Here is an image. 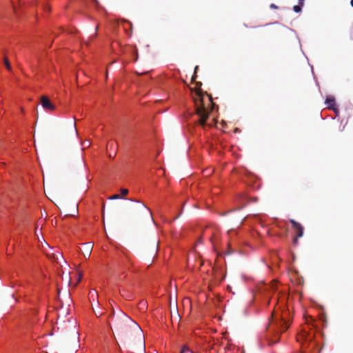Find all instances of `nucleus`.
I'll return each instance as SVG.
<instances>
[{"mask_svg": "<svg viewBox=\"0 0 353 353\" xmlns=\"http://www.w3.org/2000/svg\"><path fill=\"white\" fill-rule=\"evenodd\" d=\"M115 329L124 343L144 345V336L141 327L125 314L121 312L116 318Z\"/></svg>", "mask_w": 353, "mask_h": 353, "instance_id": "1", "label": "nucleus"}, {"mask_svg": "<svg viewBox=\"0 0 353 353\" xmlns=\"http://www.w3.org/2000/svg\"><path fill=\"white\" fill-rule=\"evenodd\" d=\"M196 86L198 87L195 91V97H194V101L196 107V114L199 116L198 123L205 128L207 125V120L210 116V112L213 108L214 103L211 95L206 93L209 97V104L205 105L203 93L201 90V83L197 82Z\"/></svg>", "mask_w": 353, "mask_h": 353, "instance_id": "2", "label": "nucleus"}, {"mask_svg": "<svg viewBox=\"0 0 353 353\" xmlns=\"http://www.w3.org/2000/svg\"><path fill=\"white\" fill-rule=\"evenodd\" d=\"M290 222L296 233V236L294 239V243L296 244L298 243V239L303 235V227L294 219H290Z\"/></svg>", "mask_w": 353, "mask_h": 353, "instance_id": "3", "label": "nucleus"}, {"mask_svg": "<svg viewBox=\"0 0 353 353\" xmlns=\"http://www.w3.org/2000/svg\"><path fill=\"white\" fill-rule=\"evenodd\" d=\"M136 202L137 203V205L134 208L139 210L146 216H149L151 218V219L154 221L151 210L144 203H141V201H136Z\"/></svg>", "mask_w": 353, "mask_h": 353, "instance_id": "4", "label": "nucleus"}, {"mask_svg": "<svg viewBox=\"0 0 353 353\" xmlns=\"http://www.w3.org/2000/svg\"><path fill=\"white\" fill-rule=\"evenodd\" d=\"M41 103L42 107L48 110H54L55 109V106L50 101L48 98L46 96H42L41 97Z\"/></svg>", "mask_w": 353, "mask_h": 353, "instance_id": "5", "label": "nucleus"}, {"mask_svg": "<svg viewBox=\"0 0 353 353\" xmlns=\"http://www.w3.org/2000/svg\"><path fill=\"white\" fill-rule=\"evenodd\" d=\"M83 254L85 258L90 257L92 250V245L91 243H85L83 244Z\"/></svg>", "mask_w": 353, "mask_h": 353, "instance_id": "6", "label": "nucleus"}, {"mask_svg": "<svg viewBox=\"0 0 353 353\" xmlns=\"http://www.w3.org/2000/svg\"><path fill=\"white\" fill-rule=\"evenodd\" d=\"M325 103L327 104V108L329 109L336 111V108H335L336 102H335V99L334 97H327L325 100Z\"/></svg>", "mask_w": 353, "mask_h": 353, "instance_id": "7", "label": "nucleus"}, {"mask_svg": "<svg viewBox=\"0 0 353 353\" xmlns=\"http://www.w3.org/2000/svg\"><path fill=\"white\" fill-rule=\"evenodd\" d=\"M263 33L265 35H271L274 33V29L270 27H266L263 30Z\"/></svg>", "mask_w": 353, "mask_h": 353, "instance_id": "8", "label": "nucleus"}, {"mask_svg": "<svg viewBox=\"0 0 353 353\" xmlns=\"http://www.w3.org/2000/svg\"><path fill=\"white\" fill-rule=\"evenodd\" d=\"M75 213H78V205L77 204H74V205L73 211H72L70 213H67L65 214V216H75Z\"/></svg>", "mask_w": 353, "mask_h": 353, "instance_id": "9", "label": "nucleus"}, {"mask_svg": "<svg viewBox=\"0 0 353 353\" xmlns=\"http://www.w3.org/2000/svg\"><path fill=\"white\" fill-rule=\"evenodd\" d=\"M281 333V332H279V331H276L275 332L276 339L270 342V345H273V344L278 343V341H279V336H280Z\"/></svg>", "mask_w": 353, "mask_h": 353, "instance_id": "10", "label": "nucleus"}, {"mask_svg": "<svg viewBox=\"0 0 353 353\" xmlns=\"http://www.w3.org/2000/svg\"><path fill=\"white\" fill-rule=\"evenodd\" d=\"M4 63H5V65L6 67V68L9 70V71H11L12 70V67H11V65L7 57H5L4 58Z\"/></svg>", "mask_w": 353, "mask_h": 353, "instance_id": "11", "label": "nucleus"}, {"mask_svg": "<svg viewBox=\"0 0 353 353\" xmlns=\"http://www.w3.org/2000/svg\"><path fill=\"white\" fill-rule=\"evenodd\" d=\"M181 353H194L192 351H191L187 346H183Z\"/></svg>", "mask_w": 353, "mask_h": 353, "instance_id": "12", "label": "nucleus"}, {"mask_svg": "<svg viewBox=\"0 0 353 353\" xmlns=\"http://www.w3.org/2000/svg\"><path fill=\"white\" fill-rule=\"evenodd\" d=\"M303 5H296V6H294L293 7V10L294 12H300L301 11V7H302Z\"/></svg>", "mask_w": 353, "mask_h": 353, "instance_id": "13", "label": "nucleus"}, {"mask_svg": "<svg viewBox=\"0 0 353 353\" xmlns=\"http://www.w3.org/2000/svg\"><path fill=\"white\" fill-rule=\"evenodd\" d=\"M281 326L283 327V332L285 331L289 327V325L286 321H281Z\"/></svg>", "mask_w": 353, "mask_h": 353, "instance_id": "14", "label": "nucleus"}, {"mask_svg": "<svg viewBox=\"0 0 353 353\" xmlns=\"http://www.w3.org/2000/svg\"><path fill=\"white\" fill-rule=\"evenodd\" d=\"M210 241L211 242L214 244L216 241V235L215 234V233H213V234L212 235V236L210 237Z\"/></svg>", "mask_w": 353, "mask_h": 353, "instance_id": "15", "label": "nucleus"}, {"mask_svg": "<svg viewBox=\"0 0 353 353\" xmlns=\"http://www.w3.org/2000/svg\"><path fill=\"white\" fill-rule=\"evenodd\" d=\"M198 68H199V67H198V66H196V68H195V69H194V75H193V76H192V81H195V79H196V70H198Z\"/></svg>", "mask_w": 353, "mask_h": 353, "instance_id": "16", "label": "nucleus"}, {"mask_svg": "<svg viewBox=\"0 0 353 353\" xmlns=\"http://www.w3.org/2000/svg\"><path fill=\"white\" fill-rule=\"evenodd\" d=\"M121 196L119 195V194H114L112 196H111L109 199H111V200H113V199H120Z\"/></svg>", "mask_w": 353, "mask_h": 353, "instance_id": "17", "label": "nucleus"}, {"mask_svg": "<svg viewBox=\"0 0 353 353\" xmlns=\"http://www.w3.org/2000/svg\"><path fill=\"white\" fill-rule=\"evenodd\" d=\"M121 193L122 194V195L125 196V195H126L128 193V190H127V189H121Z\"/></svg>", "mask_w": 353, "mask_h": 353, "instance_id": "18", "label": "nucleus"}, {"mask_svg": "<svg viewBox=\"0 0 353 353\" xmlns=\"http://www.w3.org/2000/svg\"><path fill=\"white\" fill-rule=\"evenodd\" d=\"M72 130L76 133L77 134V128H76V123L74 122L72 123Z\"/></svg>", "mask_w": 353, "mask_h": 353, "instance_id": "19", "label": "nucleus"}, {"mask_svg": "<svg viewBox=\"0 0 353 353\" xmlns=\"http://www.w3.org/2000/svg\"><path fill=\"white\" fill-rule=\"evenodd\" d=\"M270 7L272 9H278V6L276 5H275L274 3H271Z\"/></svg>", "mask_w": 353, "mask_h": 353, "instance_id": "20", "label": "nucleus"}, {"mask_svg": "<svg viewBox=\"0 0 353 353\" xmlns=\"http://www.w3.org/2000/svg\"><path fill=\"white\" fill-rule=\"evenodd\" d=\"M129 23H130V30H131V32H130V36H131L132 31V23H131L130 22Z\"/></svg>", "mask_w": 353, "mask_h": 353, "instance_id": "21", "label": "nucleus"}, {"mask_svg": "<svg viewBox=\"0 0 353 353\" xmlns=\"http://www.w3.org/2000/svg\"><path fill=\"white\" fill-rule=\"evenodd\" d=\"M304 1H305V0H299V4H301V5H303V3H304Z\"/></svg>", "mask_w": 353, "mask_h": 353, "instance_id": "22", "label": "nucleus"}, {"mask_svg": "<svg viewBox=\"0 0 353 353\" xmlns=\"http://www.w3.org/2000/svg\"><path fill=\"white\" fill-rule=\"evenodd\" d=\"M97 30H98V27L96 28L94 35L97 34Z\"/></svg>", "mask_w": 353, "mask_h": 353, "instance_id": "23", "label": "nucleus"}, {"mask_svg": "<svg viewBox=\"0 0 353 353\" xmlns=\"http://www.w3.org/2000/svg\"><path fill=\"white\" fill-rule=\"evenodd\" d=\"M81 276H82V274H79V281L81 279Z\"/></svg>", "mask_w": 353, "mask_h": 353, "instance_id": "24", "label": "nucleus"}, {"mask_svg": "<svg viewBox=\"0 0 353 353\" xmlns=\"http://www.w3.org/2000/svg\"><path fill=\"white\" fill-rule=\"evenodd\" d=\"M350 3H351V6L353 7V0H351Z\"/></svg>", "mask_w": 353, "mask_h": 353, "instance_id": "25", "label": "nucleus"}, {"mask_svg": "<svg viewBox=\"0 0 353 353\" xmlns=\"http://www.w3.org/2000/svg\"><path fill=\"white\" fill-rule=\"evenodd\" d=\"M179 214L178 216H176L174 219V220H175V219H178V217H179Z\"/></svg>", "mask_w": 353, "mask_h": 353, "instance_id": "26", "label": "nucleus"}, {"mask_svg": "<svg viewBox=\"0 0 353 353\" xmlns=\"http://www.w3.org/2000/svg\"><path fill=\"white\" fill-rule=\"evenodd\" d=\"M68 300H69V301H71V299H70V296H68Z\"/></svg>", "mask_w": 353, "mask_h": 353, "instance_id": "27", "label": "nucleus"}, {"mask_svg": "<svg viewBox=\"0 0 353 353\" xmlns=\"http://www.w3.org/2000/svg\"><path fill=\"white\" fill-rule=\"evenodd\" d=\"M96 3H97V0H93Z\"/></svg>", "mask_w": 353, "mask_h": 353, "instance_id": "28", "label": "nucleus"}]
</instances>
